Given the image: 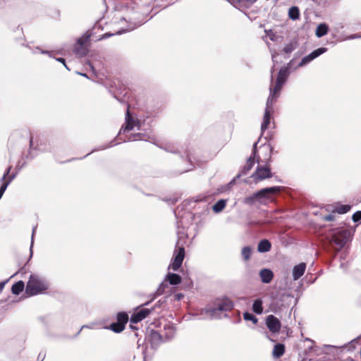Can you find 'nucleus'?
I'll return each mask as SVG.
<instances>
[{"mask_svg":"<svg viewBox=\"0 0 361 361\" xmlns=\"http://www.w3.org/2000/svg\"><path fill=\"white\" fill-rule=\"evenodd\" d=\"M226 205V201L225 200H218L212 207L214 212L219 213L221 212Z\"/></svg>","mask_w":361,"mask_h":361,"instance_id":"27","label":"nucleus"},{"mask_svg":"<svg viewBox=\"0 0 361 361\" xmlns=\"http://www.w3.org/2000/svg\"><path fill=\"white\" fill-rule=\"evenodd\" d=\"M271 59L274 63H276V57L278 56V53L275 50H271Z\"/></svg>","mask_w":361,"mask_h":361,"instance_id":"47","label":"nucleus"},{"mask_svg":"<svg viewBox=\"0 0 361 361\" xmlns=\"http://www.w3.org/2000/svg\"><path fill=\"white\" fill-rule=\"evenodd\" d=\"M357 38H361V35L359 34H353V35L348 36L346 39H357Z\"/></svg>","mask_w":361,"mask_h":361,"instance_id":"48","label":"nucleus"},{"mask_svg":"<svg viewBox=\"0 0 361 361\" xmlns=\"http://www.w3.org/2000/svg\"><path fill=\"white\" fill-rule=\"evenodd\" d=\"M125 328V325L121 324V323H119V322H116V323H112L110 326V329L114 331V332H116V333H120Z\"/></svg>","mask_w":361,"mask_h":361,"instance_id":"29","label":"nucleus"},{"mask_svg":"<svg viewBox=\"0 0 361 361\" xmlns=\"http://www.w3.org/2000/svg\"><path fill=\"white\" fill-rule=\"evenodd\" d=\"M49 286V283L44 278L36 274H30L25 287V293L29 296L37 295L43 293Z\"/></svg>","mask_w":361,"mask_h":361,"instance_id":"2","label":"nucleus"},{"mask_svg":"<svg viewBox=\"0 0 361 361\" xmlns=\"http://www.w3.org/2000/svg\"><path fill=\"white\" fill-rule=\"evenodd\" d=\"M288 17L293 20H298L300 18V11L297 6H292L288 11Z\"/></svg>","mask_w":361,"mask_h":361,"instance_id":"25","label":"nucleus"},{"mask_svg":"<svg viewBox=\"0 0 361 361\" xmlns=\"http://www.w3.org/2000/svg\"><path fill=\"white\" fill-rule=\"evenodd\" d=\"M183 297V295L182 293H178L176 295V298L177 300H180Z\"/></svg>","mask_w":361,"mask_h":361,"instance_id":"54","label":"nucleus"},{"mask_svg":"<svg viewBox=\"0 0 361 361\" xmlns=\"http://www.w3.org/2000/svg\"><path fill=\"white\" fill-rule=\"evenodd\" d=\"M174 214H175L176 216L177 217V219H179V221H178V227H180V226L185 227L186 226L184 222L185 219H188L191 221L194 219V215L190 212H185L183 214V215L179 216L178 207L177 208L176 210L174 211Z\"/></svg>","mask_w":361,"mask_h":361,"instance_id":"17","label":"nucleus"},{"mask_svg":"<svg viewBox=\"0 0 361 361\" xmlns=\"http://www.w3.org/2000/svg\"><path fill=\"white\" fill-rule=\"evenodd\" d=\"M276 99H273V97H269L267 103H266V109L264 111V114L263 117V122L261 125V131L263 132L268 128V126L270 123L271 119V112L272 109L273 103L276 102Z\"/></svg>","mask_w":361,"mask_h":361,"instance_id":"10","label":"nucleus"},{"mask_svg":"<svg viewBox=\"0 0 361 361\" xmlns=\"http://www.w3.org/2000/svg\"><path fill=\"white\" fill-rule=\"evenodd\" d=\"M174 334H175L174 329L173 327L168 328L167 332H166V334H165V337H166L165 340L171 339L174 336Z\"/></svg>","mask_w":361,"mask_h":361,"instance_id":"39","label":"nucleus"},{"mask_svg":"<svg viewBox=\"0 0 361 361\" xmlns=\"http://www.w3.org/2000/svg\"><path fill=\"white\" fill-rule=\"evenodd\" d=\"M288 75V67H283L279 70L276 81V85L274 88L270 87V95L269 97H273V99H276V94L280 92L282 86L286 81Z\"/></svg>","mask_w":361,"mask_h":361,"instance_id":"5","label":"nucleus"},{"mask_svg":"<svg viewBox=\"0 0 361 361\" xmlns=\"http://www.w3.org/2000/svg\"><path fill=\"white\" fill-rule=\"evenodd\" d=\"M352 219L354 222L361 221V211H357L353 214Z\"/></svg>","mask_w":361,"mask_h":361,"instance_id":"41","label":"nucleus"},{"mask_svg":"<svg viewBox=\"0 0 361 361\" xmlns=\"http://www.w3.org/2000/svg\"><path fill=\"white\" fill-rule=\"evenodd\" d=\"M350 231L344 228H334L329 230L326 233V238L331 245H335L336 252L341 250L349 240Z\"/></svg>","mask_w":361,"mask_h":361,"instance_id":"1","label":"nucleus"},{"mask_svg":"<svg viewBox=\"0 0 361 361\" xmlns=\"http://www.w3.org/2000/svg\"><path fill=\"white\" fill-rule=\"evenodd\" d=\"M262 304L263 302L261 298H257L255 300L252 307V311L257 314H262L263 312Z\"/></svg>","mask_w":361,"mask_h":361,"instance_id":"22","label":"nucleus"},{"mask_svg":"<svg viewBox=\"0 0 361 361\" xmlns=\"http://www.w3.org/2000/svg\"><path fill=\"white\" fill-rule=\"evenodd\" d=\"M8 281V279H6L4 281L0 282V293L2 292L3 289L4 288L5 285Z\"/></svg>","mask_w":361,"mask_h":361,"instance_id":"50","label":"nucleus"},{"mask_svg":"<svg viewBox=\"0 0 361 361\" xmlns=\"http://www.w3.org/2000/svg\"><path fill=\"white\" fill-rule=\"evenodd\" d=\"M257 143L258 141L254 143L252 149V155L248 158L245 166L243 167L242 171L229 183V185L234 184L237 178H239L241 176L245 175L249 171L252 169L255 164V159H256Z\"/></svg>","mask_w":361,"mask_h":361,"instance_id":"8","label":"nucleus"},{"mask_svg":"<svg viewBox=\"0 0 361 361\" xmlns=\"http://www.w3.org/2000/svg\"><path fill=\"white\" fill-rule=\"evenodd\" d=\"M233 302L229 300L226 299L220 302L214 307H206L204 311L209 314L210 319H217L221 317V314L231 311L233 308Z\"/></svg>","mask_w":361,"mask_h":361,"instance_id":"4","label":"nucleus"},{"mask_svg":"<svg viewBox=\"0 0 361 361\" xmlns=\"http://www.w3.org/2000/svg\"><path fill=\"white\" fill-rule=\"evenodd\" d=\"M78 74H80V75H82V76H84V77L87 78V75H86L85 73H78Z\"/></svg>","mask_w":361,"mask_h":361,"instance_id":"62","label":"nucleus"},{"mask_svg":"<svg viewBox=\"0 0 361 361\" xmlns=\"http://www.w3.org/2000/svg\"><path fill=\"white\" fill-rule=\"evenodd\" d=\"M154 140V138L151 137L147 133H132L129 135H126V137L123 139V142H131L135 140H145L150 141Z\"/></svg>","mask_w":361,"mask_h":361,"instance_id":"14","label":"nucleus"},{"mask_svg":"<svg viewBox=\"0 0 361 361\" xmlns=\"http://www.w3.org/2000/svg\"><path fill=\"white\" fill-rule=\"evenodd\" d=\"M55 59L57 61H59L60 63H62L64 65V66L66 68V69L70 70V68L66 64V61H65V59L63 58H56Z\"/></svg>","mask_w":361,"mask_h":361,"instance_id":"49","label":"nucleus"},{"mask_svg":"<svg viewBox=\"0 0 361 361\" xmlns=\"http://www.w3.org/2000/svg\"><path fill=\"white\" fill-rule=\"evenodd\" d=\"M306 269V264L301 262L293 267V279L294 281L299 279L305 274Z\"/></svg>","mask_w":361,"mask_h":361,"instance_id":"15","label":"nucleus"},{"mask_svg":"<svg viewBox=\"0 0 361 361\" xmlns=\"http://www.w3.org/2000/svg\"><path fill=\"white\" fill-rule=\"evenodd\" d=\"M350 209V206L349 205H341L338 207L336 208V211L338 213V214H345L347 213L349 210Z\"/></svg>","mask_w":361,"mask_h":361,"instance_id":"34","label":"nucleus"},{"mask_svg":"<svg viewBox=\"0 0 361 361\" xmlns=\"http://www.w3.org/2000/svg\"><path fill=\"white\" fill-rule=\"evenodd\" d=\"M297 47V43L295 42H290L288 44H286L283 48V52L285 54H289L293 51H294Z\"/></svg>","mask_w":361,"mask_h":361,"instance_id":"28","label":"nucleus"},{"mask_svg":"<svg viewBox=\"0 0 361 361\" xmlns=\"http://www.w3.org/2000/svg\"><path fill=\"white\" fill-rule=\"evenodd\" d=\"M172 148H173L172 147H169L165 148V149H166V151L169 152H175V151H173V150L172 149Z\"/></svg>","mask_w":361,"mask_h":361,"instance_id":"56","label":"nucleus"},{"mask_svg":"<svg viewBox=\"0 0 361 361\" xmlns=\"http://www.w3.org/2000/svg\"><path fill=\"white\" fill-rule=\"evenodd\" d=\"M271 247V243L267 240H262L257 246V250L259 252H267L270 250Z\"/></svg>","mask_w":361,"mask_h":361,"instance_id":"21","label":"nucleus"},{"mask_svg":"<svg viewBox=\"0 0 361 361\" xmlns=\"http://www.w3.org/2000/svg\"><path fill=\"white\" fill-rule=\"evenodd\" d=\"M327 51V49L326 47H320L317 49H315L312 52H311L310 54L304 56L301 61L298 63V67H302L304 66H306L309 63H310L312 61H313L314 59L317 58L322 54L325 53Z\"/></svg>","mask_w":361,"mask_h":361,"instance_id":"13","label":"nucleus"},{"mask_svg":"<svg viewBox=\"0 0 361 361\" xmlns=\"http://www.w3.org/2000/svg\"><path fill=\"white\" fill-rule=\"evenodd\" d=\"M152 312V310L147 309V308H142L137 311L138 314L140 315V317L144 319L146 318L149 314Z\"/></svg>","mask_w":361,"mask_h":361,"instance_id":"38","label":"nucleus"},{"mask_svg":"<svg viewBox=\"0 0 361 361\" xmlns=\"http://www.w3.org/2000/svg\"><path fill=\"white\" fill-rule=\"evenodd\" d=\"M335 219V216L333 214H328L323 217V219L326 221H334Z\"/></svg>","mask_w":361,"mask_h":361,"instance_id":"46","label":"nucleus"},{"mask_svg":"<svg viewBox=\"0 0 361 361\" xmlns=\"http://www.w3.org/2000/svg\"><path fill=\"white\" fill-rule=\"evenodd\" d=\"M166 281L171 285H178L181 282V277L180 275L174 273L169 272L165 276Z\"/></svg>","mask_w":361,"mask_h":361,"instance_id":"20","label":"nucleus"},{"mask_svg":"<svg viewBox=\"0 0 361 361\" xmlns=\"http://www.w3.org/2000/svg\"><path fill=\"white\" fill-rule=\"evenodd\" d=\"M124 32V30H120L116 32L117 35H121Z\"/></svg>","mask_w":361,"mask_h":361,"instance_id":"61","label":"nucleus"},{"mask_svg":"<svg viewBox=\"0 0 361 361\" xmlns=\"http://www.w3.org/2000/svg\"><path fill=\"white\" fill-rule=\"evenodd\" d=\"M185 257V248L180 247L178 250H175L173 257L168 269L173 271H178L181 267Z\"/></svg>","mask_w":361,"mask_h":361,"instance_id":"9","label":"nucleus"},{"mask_svg":"<svg viewBox=\"0 0 361 361\" xmlns=\"http://www.w3.org/2000/svg\"><path fill=\"white\" fill-rule=\"evenodd\" d=\"M41 53H42V54H48L51 56V54H50V53L49 51H41Z\"/></svg>","mask_w":361,"mask_h":361,"instance_id":"60","label":"nucleus"},{"mask_svg":"<svg viewBox=\"0 0 361 361\" xmlns=\"http://www.w3.org/2000/svg\"><path fill=\"white\" fill-rule=\"evenodd\" d=\"M135 129L137 130H141V123L138 119H134L133 118V116L130 114V111L128 109L126 115L125 126H123L120 129L118 135L125 134L126 133H128L129 131L133 130Z\"/></svg>","mask_w":361,"mask_h":361,"instance_id":"6","label":"nucleus"},{"mask_svg":"<svg viewBox=\"0 0 361 361\" xmlns=\"http://www.w3.org/2000/svg\"><path fill=\"white\" fill-rule=\"evenodd\" d=\"M11 169V166H8L7 169L6 170L5 173H4L3 176L1 178V181H4L6 179V177L8 176L10 171Z\"/></svg>","mask_w":361,"mask_h":361,"instance_id":"44","label":"nucleus"},{"mask_svg":"<svg viewBox=\"0 0 361 361\" xmlns=\"http://www.w3.org/2000/svg\"><path fill=\"white\" fill-rule=\"evenodd\" d=\"M91 34L87 32L80 37L74 45L73 51L75 54L83 56L88 51V43L90 42Z\"/></svg>","mask_w":361,"mask_h":361,"instance_id":"7","label":"nucleus"},{"mask_svg":"<svg viewBox=\"0 0 361 361\" xmlns=\"http://www.w3.org/2000/svg\"><path fill=\"white\" fill-rule=\"evenodd\" d=\"M265 324L272 334H278L281 327L280 320L273 314H269L266 317Z\"/></svg>","mask_w":361,"mask_h":361,"instance_id":"12","label":"nucleus"},{"mask_svg":"<svg viewBox=\"0 0 361 361\" xmlns=\"http://www.w3.org/2000/svg\"><path fill=\"white\" fill-rule=\"evenodd\" d=\"M85 327H87V326H82L80 329V330L77 332V334H76L75 336H77L78 335H79V334L80 333L81 330H82L83 328H85Z\"/></svg>","mask_w":361,"mask_h":361,"instance_id":"57","label":"nucleus"},{"mask_svg":"<svg viewBox=\"0 0 361 361\" xmlns=\"http://www.w3.org/2000/svg\"><path fill=\"white\" fill-rule=\"evenodd\" d=\"M150 340L152 344H159L163 341L162 336L156 331H152L150 334Z\"/></svg>","mask_w":361,"mask_h":361,"instance_id":"26","label":"nucleus"},{"mask_svg":"<svg viewBox=\"0 0 361 361\" xmlns=\"http://www.w3.org/2000/svg\"><path fill=\"white\" fill-rule=\"evenodd\" d=\"M143 319L140 317L137 312L133 313L130 317V322L132 324H137L142 321Z\"/></svg>","mask_w":361,"mask_h":361,"instance_id":"35","label":"nucleus"},{"mask_svg":"<svg viewBox=\"0 0 361 361\" xmlns=\"http://www.w3.org/2000/svg\"><path fill=\"white\" fill-rule=\"evenodd\" d=\"M146 22L144 19H140L139 18H130L129 20L128 28L127 31H131L134 29L140 27Z\"/></svg>","mask_w":361,"mask_h":361,"instance_id":"18","label":"nucleus"},{"mask_svg":"<svg viewBox=\"0 0 361 361\" xmlns=\"http://www.w3.org/2000/svg\"><path fill=\"white\" fill-rule=\"evenodd\" d=\"M35 231H36V227H33L32 238H31V245H30V257L32 255L33 239H34V235H35Z\"/></svg>","mask_w":361,"mask_h":361,"instance_id":"45","label":"nucleus"},{"mask_svg":"<svg viewBox=\"0 0 361 361\" xmlns=\"http://www.w3.org/2000/svg\"><path fill=\"white\" fill-rule=\"evenodd\" d=\"M16 173H13L11 175H10L7 180H5L4 181H2L3 183L2 184H7L6 185V188L9 185V184L11 183V181L16 178Z\"/></svg>","mask_w":361,"mask_h":361,"instance_id":"42","label":"nucleus"},{"mask_svg":"<svg viewBox=\"0 0 361 361\" xmlns=\"http://www.w3.org/2000/svg\"><path fill=\"white\" fill-rule=\"evenodd\" d=\"M191 169H192V168L185 169L181 171V173L188 172V171H190Z\"/></svg>","mask_w":361,"mask_h":361,"instance_id":"59","label":"nucleus"},{"mask_svg":"<svg viewBox=\"0 0 361 361\" xmlns=\"http://www.w3.org/2000/svg\"><path fill=\"white\" fill-rule=\"evenodd\" d=\"M265 32L267 34V37H268L271 41L274 42L276 40L277 37H276V34L271 30H266Z\"/></svg>","mask_w":361,"mask_h":361,"instance_id":"40","label":"nucleus"},{"mask_svg":"<svg viewBox=\"0 0 361 361\" xmlns=\"http://www.w3.org/2000/svg\"><path fill=\"white\" fill-rule=\"evenodd\" d=\"M345 347H347V345H342L341 347H338V346H336V345H324V348L327 350L326 351H325V353H326V354H330L331 353V351L329 350L331 349L338 350V349H340V348H344Z\"/></svg>","mask_w":361,"mask_h":361,"instance_id":"37","label":"nucleus"},{"mask_svg":"<svg viewBox=\"0 0 361 361\" xmlns=\"http://www.w3.org/2000/svg\"><path fill=\"white\" fill-rule=\"evenodd\" d=\"M252 177L255 181H259L272 177V173L269 166H258Z\"/></svg>","mask_w":361,"mask_h":361,"instance_id":"11","label":"nucleus"},{"mask_svg":"<svg viewBox=\"0 0 361 361\" xmlns=\"http://www.w3.org/2000/svg\"><path fill=\"white\" fill-rule=\"evenodd\" d=\"M130 327H131V329H136V328H135V326H133V325H130Z\"/></svg>","mask_w":361,"mask_h":361,"instance_id":"63","label":"nucleus"},{"mask_svg":"<svg viewBox=\"0 0 361 361\" xmlns=\"http://www.w3.org/2000/svg\"><path fill=\"white\" fill-rule=\"evenodd\" d=\"M356 339H354L353 341H351V342L348 344V346H349V349L351 350V349H354L355 348V345H353V342L355 341Z\"/></svg>","mask_w":361,"mask_h":361,"instance_id":"53","label":"nucleus"},{"mask_svg":"<svg viewBox=\"0 0 361 361\" xmlns=\"http://www.w3.org/2000/svg\"><path fill=\"white\" fill-rule=\"evenodd\" d=\"M128 321V315L126 312H118L117 314V322L126 324Z\"/></svg>","mask_w":361,"mask_h":361,"instance_id":"30","label":"nucleus"},{"mask_svg":"<svg viewBox=\"0 0 361 361\" xmlns=\"http://www.w3.org/2000/svg\"><path fill=\"white\" fill-rule=\"evenodd\" d=\"M117 145V143H114V141H112V142L110 143V145L102 147L101 148V149H106V148L114 146V145Z\"/></svg>","mask_w":361,"mask_h":361,"instance_id":"52","label":"nucleus"},{"mask_svg":"<svg viewBox=\"0 0 361 361\" xmlns=\"http://www.w3.org/2000/svg\"><path fill=\"white\" fill-rule=\"evenodd\" d=\"M285 352V346L283 344L278 343L274 345V350H273V356L276 358H279L281 357Z\"/></svg>","mask_w":361,"mask_h":361,"instance_id":"23","label":"nucleus"},{"mask_svg":"<svg viewBox=\"0 0 361 361\" xmlns=\"http://www.w3.org/2000/svg\"><path fill=\"white\" fill-rule=\"evenodd\" d=\"M143 319L140 317L137 312L133 313L130 317V322L132 324H137L142 321Z\"/></svg>","mask_w":361,"mask_h":361,"instance_id":"36","label":"nucleus"},{"mask_svg":"<svg viewBox=\"0 0 361 361\" xmlns=\"http://www.w3.org/2000/svg\"><path fill=\"white\" fill-rule=\"evenodd\" d=\"M263 148H264V149L266 152H269V154H268V157H267V158L266 159V160L269 161H270V159H271V150H272V147H270L269 145H267V146H264H264H263Z\"/></svg>","mask_w":361,"mask_h":361,"instance_id":"43","label":"nucleus"},{"mask_svg":"<svg viewBox=\"0 0 361 361\" xmlns=\"http://www.w3.org/2000/svg\"><path fill=\"white\" fill-rule=\"evenodd\" d=\"M252 253V250L250 247L246 246L242 249V256L245 261L250 259Z\"/></svg>","mask_w":361,"mask_h":361,"instance_id":"31","label":"nucleus"},{"mask_svg":"<svg viewBox=\"0 0 361 361\" xmlns=\"http://www.w3.org/2000/svg\"><path fill=\"white\" fill-rule=\"evenodd\" d=\"M259 275L264 283H269L274 278V273L269 269H262L260 270Z\"/></svg>","mask_w":361,"mask_h":361,"instance_id":"16","label":"nucleus"},{"mask_svg":"<svg viewBox=\"0 0 361 361\" xmlns=\"http://www.w3.org/2000/svg\"><path fill=\"white\" fill-rule=\"evenodd\" d=\"M302 361H323L322 359L312 360V359H303Z\"/></svg>","mask_w":361,"mask_h":361,"instance_id":"55","label":"nucleus"},{"mask_svg":"<svg viewBox=\"0 0 361 361\" xmlns=\"http://www.w3.org/2000/svg\"><path fill=\"white\" fill-rule=\"evenodd\" d=\"M168 281H166V279H164V281H162L160 285L159 286L157 290V294L159 295H161L162 293H164L165 290L166 288H168Z\"/></svg>","mask_w":361,"mask_h":361,"instance_id":"33","label":"nucleus"},{"mask_svg":"<svg viewBox=\"0 0 361 361\" xmlns=\"http://www.w3.org/2000/svg\"><path fill=\"white\" fill-rule=\"evenodd\" d=\"M243 318L246 321H251L254 324H256L258 322L257 318L254 314L248 312H245L243 314Z\"/></svg>","mask_w":361,"mask_h":361,"instance_id":"32","label":"nucleus"},{"mask_svg":"<svg viewBox=\"0 0 361 361\" xmlns=\"http://www.w3.org/2000/svg\"><path fill=\"white\" fill-rule=\"evenodd\" d=\"M187 159L190 163V165L192 166V164L191 158L190 157L189 155H187Z\"/></svg>","mask_w":361,"mask_h":361,"instance_id":"58","label":"nucleus"},{"mask_svg":"<svg viewBox=\"0 0 361 361\" xmlns=\"http://www.w3.org/2000/svg\"><path fill=\"white\" fill-rule=\"evenodd\" d=\"M114 35V34H111L109 32H107V33H105L102 35V37L99 39H106L111 36Z\"/></svg>","mask_w":361,"mask_h":361,"instance_id":"51","label":"nucleus"},{"mask_svg":"<svg viewBox=\"0 0 361 361\" xmlns=\"http://www.w3.org/2000/svg\"><path fill=\"white\" fill-rule=\"evenodd\" d=\"M281 189V187L280 186L265 188L246 197L243 202L245 204L250 206L255 204L257 202L262 203L264 200L270 198L272 195L280 192Z\"/></svg>","mask_w":361,"mask_h":361,"instance_id":"3","label":"nucleus"},{"mask_svg":"<svg viewBox=\"0 0 361 361\" xmlns=\"http://www.w3.org/2000/svg\"><path fill=\"white\" fill-rule=\"evenodd\" d=\"M25 288V283L23 281H19L15 283L11 287L12 293L14 295H18L21 293Z\"/></svg>","mask_w":361,"mask_h":361,"instance_id":"24","label":"nucleus"},{"mask_svg":"<svg viewBox=\"0 0 361 361\" xmlns=\"http://www.w3.org/2000/svg\"><path fill=\"white\" fill-rule=\"evenodd\" d=\"M271 73L274 72V66L271 68Z\"/></svg>","mask_w":361,"mask_h":361,"instance_id":"64","label":"nucleus"},{"mask_svg":"<svg viewBox=\"0 0 361 361\" xmlns=\"http://www.w3.org/2000/svg\"><path fill=\"white\" fill-rule=\"evenodd\" d=\"M329 29V25L326 23H320L317 25L316 28L315 35L318 38H321L328 33Z\"/></svg>","mask_w":361,"mask_h":361,"instance_id":"19","label":"nucleus"}]
</instances>
